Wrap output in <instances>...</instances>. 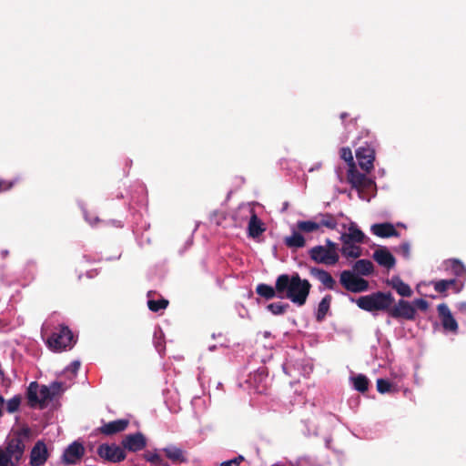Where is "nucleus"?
I'll return each mask as SVG.
<instances>
[{"instance_id":"9b49d317","label":"nucleus","mask_w":466,"mask_h":466,"mask_svg":"<svg viewBox=\"0 0 466 466\" xmlns=\"http://www.w3.org/2000/svg\"><path fill=\"white\" fill-rule=\"evenodd\" d=\"M356 157L361 169L367 173L373 169L375 150L371 147L366 145L364 147H358L356 149Z\"/></svg>"},{"instance_id":"de8ad7c7","label":"nucleus","mask_w":466,"mask_h":466,"mask_svg":"<svg viewBox=\"0 0 466 466\" xmlns=\"http://www.w3.org/2000/svg\"><path fill=\"white\" fill-rule=\"evenodd\" d=\"M72 368H73V371H76L78 370L80 364L78 361H74L72 364H71Z\"/></svg>"},{"instance_id":"c03bdc74","label":"nucleus","mask_w":466,"mask_h":466,"mask_svg":"<svg viewBox=\"0 0 466 466\" xmlns=\"http://www.w3.org/2000/svg\"><path fill=\"white\" fill-rule=\"evenodd\" d=\"M6 461L7 460H5L4 452L2 451V447H0V466H9Z\"/></svg>"},{"instance_id":"5701e85b","label":"nucleus","mask_w":466,"mask_h":466,"mask_svg":"<svg viewBox=\"0 0 466 466\" xmlns=\"http://www.w3.org/2000/svg\"><path fill=\"white\" fill-rule=\"evenodd\" d=\"M332 301V296L329 294L325 295L318 305L316 312V320L321 322L326 318Z\"/></svg>"},{"instance_id":"f8f14e48","label":"nucleus","mask_w":466,"mask_h":466,"mask_svg":"<svg viewBox=\"0 0 466 466\" xmlns=\"http://www.w3.org/2000/svg\"><path fill=\"white\" fill-rule=\"evenodd\" d=\"M437 310L443 329L452 333H457L459 325L453 318L449 307L445 303H441L438 305Z\"/></svg>"},{"instance_id":"f03ea898","label":"nucleus","mask_w":466,"mask_h":466,"mask_svg":"<svg viewBox=\"0 0 466 466\" xmlns=\"http://www.w3.org/2000/svg\"><path fill=\"white\" fill-rule=\"evenodd\" d=\"M356 303L360 309L369 312L387 311L389 307L394 303V298L390 292L377 291L360 297L356 299Z\"/></svg>"},{"instance_id":"79ce46f5","label":"nucleus","mask_w":466,"mask_h":466,"mask_svg":"<svg viewBox=\"0 0 466 466\" xmlns=\"http://www.w3.org/2000/svg\"><path fill=\"white\" fill-rule=\"evenodd\" d=\"M411 304L414 306L415 309H419L421 311H426L429 308L428 301L423 299H414Z\"/></svg>"},{"instance_id":"0eeeda50","label":"nucleus","mask_w":466,"mask_h":466,"mask_svg":"<svg viewBox=\"0 0 466 466\" xmlns=\"http://www.w3.org/2000/svg\"><path fill=\"white\" fill-rule=\"evenodd\" d=\"M339 283L347 290L352 293H360L369 289V282L350 270H343L339 275Z\"/></svg>"},{"instance_id":"f704fd0d","label":"nucleus","mask_w":466,"mask_h":466,"mask_svg":"<svg viewBox=\"0 0 466 466\" xmlns=\"http://www.w3.org/2000/svg\"><path fill=\"white\" fill-rule=\"evenodd\" d=\"M267 309L274 315H282L289 309V305L288 303L273 302L268 304Z\"/></svg>"},{"instance_id":"4c0bfd02","label":"nucleus","mask_w":466,"mask_h":466,"mask_svg":"<svg viewBox=\"0 0 466 466\" xmlns=\"http://www.w3.org/2000/svg\"><path fill=\"white\" fill-rule=\"evenodd\" d=\"M21 397L19 395L14 396L6 402V410L8 413H14L18 410L21 404Z\"/></svg>"},{"instance_id":"423d86ee","label":"nucleus","mask_w":466,"mask_h":466,"mask_svg":"<svg viewBox=\"0 0 466 466\" xmlns=\"http://www.w3.org/2000/svg\"><path fill=\"white\" fill-rule=\"evenodd\" d=\"M348 182L351 187L357 189L360 198L363 200H370L368 192L376 187L375 182L369 178L365 174L360 173L356 166L350 167L347 172Z\"/></svg>"},{"instance_id":"ddd939ff","label":"nucleus","mask_w":466,"mask_h":466,"mask_svg":"<svg viewBox=\"0 0 466 466\" xmlns=\"http://www.w3.org/2000/svg\"><path fill=\"white\" fill-rule=\"evenodd\" d=\"M121 444L124 449L136 452L143 450L147 446V440L143 433L137 432L135 434L126 435Z\"/></svg>"},{"instance_id":"c756f323","label":"nucleus","mask_w":466,"mask_h":466,"mask_svg":"<svg viewBox=\"0 0 466 466\" xmlns=\"http://www.w3.org/2000/svg\"><path fill=\"white\" fill-rule=\"evenodd\" d=\"M39 386L37 382L34 381L29 384L27 389V400L30 407H35L40 403L39 396H38Z\"/></svg>"},{"instance_id":"37998d69","label":"nucleus","mask_w":466,"mask_h":466,"mask_svg":"<svg viewBox=\"0 0 466 466\" xmlns=\"http://www.w3.org/2000/svg\"><path fill=\"white\" fill-rule=\"evenodd\" d=\"M15 183V181L0 179V192L11 189Z\"/></svg>"},{"instance_id":"09e8293b","label":"nucleus","mask_w":466,"mask_h":466,"mask_svg":"<svg viewBox=\"0 0 466 466\" xmlns=\"http://www.w3.org/2000/svg\"><path fill=\"white\" fill-rule=\"evenodd\" d=\"M349 116V114L344 112L340 114V119L344 122L345 119Z\"/></svg>"},{"instance_id":"a19ab883","label":"nucleus","mask_w":466,"mask_h":466,"mask_svg":"<svg viewBox=\"0 0 466 466\" xmlns=\"http://www.w3.org/2000/svg\"><path fill=\"white\" fill-rule=\"evenodd\" d=\"M245 461L243 455H238L231 460L225 461L220 463V466H239Z\"/></svg>"},{"instance_id":"6e6552de","label":"nucleus","mask_w":466,"mask_h":466,"mask_svg":"<svg viewBox=\"0 0 466 466\" xmlns=\"http://www.w3.org/2000/svg\"><path fill=\"white\" fill-rule=\"evenodd\" d=\"M387 313L390 317L396 319L414 320L417 312L410 301L401 299L394 305H390L387 309Z\"/></svg>"},{"instance_id":"9d476101","label":"nucleus","mask_w":466,"mask_h":466,"mask_svg":"<svg viewBox=\"0 0 466 466\" xmlns=\"http://www.w3.org/2000/svg\"><path fill=\"white\" fill-rule=\"evenodd\" d=\"M85 454V448L82 443L74 441L65 450L62 456V462L65 465H76L80 462Z\"/></svg>"},{"instance_id":"20e7f679","label":"nucleus","mask_w":466,"mask_h":466,"mask_svg":"<svg viewBox=\"0 0 466 466\" xmlns=\"http://www.w3.org/2000/svg\"><path fill=\"white\" fill-rule=\"evenodd\" d=\"M25 444L20 433H16L5 441L2 451L9 466H19L24 459Z\"/></svg>"},{"instance_id":"39448f33","label":"nucleus","mask_w":466,"mask_h":466,"mask_svg":"<svg viewBox=\"0 0 466 466\" xmlns=\"http://www.w3.org/2000/svg\"><path fill=\"white\" fill-rule=\"evenodd\" d=\"M75 342L71 329L66 325H59L46 339L47 347L55 352L71 350Z\"/></svg>"},{"instance_id":"4be33fe9","label":"nucleus","mask_w":466,"mask_h":466,"mask_svg":"<svg viewBox=\"0 0 466 466\" xmlns=\"http://www.w3.org/2000/svg\"><path fill=\"white\" fill-rule=\"evenodd\" d=\"M388 283L401 297H405V298L411 297L412 290H411L410 287L407 283L403 282V280L400 277H393Z\"/></svg>"},{"instance_id":"6ab92c4d","label":"nucleus","mask_w":466,"mask_h":466,"mask_svg":"<svg viewBox=\"0 0 466 466\" xmlns=\"http://www.w3.org/2000/svg\"><path fill=\"white\" fill-rule=\"evenodd\" d=\"M250 218L248 225V233L250 238H258L266 230L263 222L253 209H250Z\"/></svg>"},{"instance_id":"aec40b11","label":"nucleus","mask_w":466,"mask_h":466,"mask_svg":"<svg viewBox=\"0 0 466 466\" xmlns=\"http://www.w3.org/2000/svg\"><path fill=\"white\" fill-rule=\"evenodd\" d=\"M371 232L380 238L398 237L399 232L390 223H380L371 226Z\"/></svg>"},{"instance_id":"cd10ccee","label":"nucleus","mask_w":466,"mask_h":466,"mask_svg":"<svg viewBox=\"0 0 466 466\" xmlns=\"http://www.w3.org/2000/svg\"><path fill=\"white\" fill-rule=\"evenodd\" d=\"M317 218H319V221H317V222L319 224V228L321 227H325L329 229L333 230V229H336V228L338 226V221H337L336 218L334 217V215H332L330 213L319 214Z\"/></svg>"},{"instance_id":"72a5a7b5","label":"nucleus","mask_w":466,"mask_h":466,"mask_svg":"<svg viewBox=\"0 0 466 466\" xmlns=\"http://www.w3.org/2000/svg\"><path fill=\"white\" fill-rule=\"evenodd\" d=\"M168 304L169 302L166 299H160L157 300L149 299L147 301V307L153 312H158L161 309H167Z\"/></svg>"},{"instance_id":"2eb2a0df","label":"nucleus","mask_w":466,"mask_h":466,"mask_svg":"<svg viewBox=\"0 0 466 466\" xmlns=\"http://www.w3.org/2000/svg\"><path fill=\"white\" fill-rule=\"evenodd\" d=\"M165 456L174 464L187 462V451L176 445H168L162 449Z\"/></svg>"},{"instance_id":"412c9836","label":"nucleus","mask_w":466,"mask_h":466,"mask_svg":"<svg viewBox=\"0 0 466 466\" xmlns=\"http://www.w3.org/2000/svg\"><path fill=\"white\" fill-rule=\"evenodd\" d=\"M364 238V233L354 223L350 225L349 233H344L340 236L343 244H348V242L362 243Z\"/></svg>"},{"instance_id":"7ed1b4c3","label":"nucleus","mask_w":466,"mask_h":466,"mask_svg":"<svg viewBox=\"0 0 466 466\" xmlns=\"http://www.w3.org/2000/svg\"><path fill=\"white\" fill-rule=\"evenodd\" d=\"M325 246L318 245L309 250V256L311 260L318 264L326 266H334L339 262L338 244L327 238Z\"/></svg>"},{"instance_id":"f257e3e1","label":"nucleus","mask_w":466,"mask_h":466,"mask_svg":"<svg viewBox=\"0 0 466 466\" xmlns=\"http://www.w3.org/2000/svg\"><path fill=\"white\" fill-rule=\"evenodd\" d=\"M311 287L310 282L306 279H301L298 272L291 275L281 274L277 278L279 299H289L298 307L306 304Z\"/></svg>"},{"instance_id":"dca6fc26","label":"nucleus","mask_w":466,"mask_h":466,"mask_svg":"<svg viewBox=\"0 0 466 466\" xmlns=\"http://www.w3.org/2000/svg\"><path fill=\"white\" fill-rule=\"evenodd\" d=\"M47 460V449L43 441H37L33 447L30 454V464L41 466Z\"/></svg>"},{"instance_id":"a878e982","label":"nucleus","mask_w":466,"mask_h":466,"mask_svg":"<svg viewBox=\"0 0 466 466\" xmlns=\"http://www.w3.org/2000/svg\"><path fill=\"white\" fill-rule=\"evenodd\" d=\"M353 269L358 275L370 276L374 270V266L369 259H359L353 265Z\"/></svg>"},{"instance_id":"a18cd8bd","label":"nucleus","mask_w":466,"mask_h":466,"mask_svg":"<svg viewBox=\"0 0 466 466\" xmlns=\"http://www.w3.org/2000/svg\"><path fill=\"white\" fill-rule=\"evenodd\" d=\"M356 122H357V118H351L349 123H345V128L348 129L349 131H351L350 129V126H355L356 125Z\"/></svg>"},{"instance_id":"ea45409f","label":"nucleus","mask_w":466,"mask_h":466,"mask_svg":"<svg viewBox=\"0 0 466 466\" xmlns=\"http://www.w3.org/2000/svg\"><path fill=\"white\" fill-rule=\"evenodd\" d=\"M146 459L150 463L156 466H167V464L164 461L161 456L157 453H147L146 454Z\"/></svg>"},{"instance_id":"c85d7f7f","label":"nucleus","mask_w":466,"mask_h":466,"mask_svg":"<svg viewBox=\"0 0 466 466\" xmlns=\"http://www.w3.org/2000/svg\"><path fill=\"white\" fill-rule=\"evenodd\" d=\"M340 252L347 258H358L361 256L360 247L356 246L353 242H348V244H343Z\"/></svg>"},{"instance_id":"f3484780","label":"nucleus","mask_w":466,"mask_h":466,"mask_svg":"<svg viewBox=\"0 0 466 466\" xmlns=\"http://www.w3.org/2000/svg\"><path fill=\"white\" fill-rule=\"evenodd\" d=\"M129 424V420L126 419L113 420L107 423H105L101 426L98 431L100 433L111 436L116 434L118 432L124 431Z\"/></svg>"},{"instance_id":"473e14b6","label":"nucleus","mask_w":466,"mask_h":466,"mask_svg":"<svg viewBox=\"0 0 466 466\" xmlns=\"http://www.w3.org/2000/svg\"><path fill=\"white\" fill-rule=\"evenodd\" d=\"M457 284V281L455 279H441L436 282H434V289L438 293H444L447 291V289L451 287H455Z\"/></svg>"},{"instance_id":"c9c22d12","label":"nucleus","mask_w":466,"mask_h":466,"mask_svg":"<svg viewBox=\"0 0 466 466\" xmlns=\"http://www.w3.org/2000/svg\"><path fill=\"white\" fill-rule=\"evenodd\" d=\"M393 389L392 383H390L388 380L385 379H378L377 380V390L381 393H389L391 392Z\"/></svg>"},{"instance_id":"e433bc0d","label":"nucleus","mask_w":466,"mask_h":466,"mask_svg":"<svg viewBox=\"0 0 466 466\" xmlns=\"http://www.w3.org/2000/svg\"><path fill=\"white\" fill-rule=\"evenodd\" d=\"M451 263V268L452 272L458 276L461 277L466 274V268L464 265L458 259H451L450 260Z\"/></svg>"},{"instance_id":"49530a36","label":"nucleus","mask_w":466,"mask_h":466,"mask_svg":"<svg viewBox=\"0 0 466 466\" xmlns=\"http://www.w3.org/2000/svg\"><path fill=\"white\" fill-rule=\"evenodd\" d=\"M400 248L405 255H409L410 252V245L408 243H403L400 245Z\"/></svg>"},{"instance_id":"7c9ffc66","label":"nucleus","mask_w":466,"mask_h":466,"mask_svg":"<svg viewBox=\"0 0 466 466\" xmlns=\"http://www.w3.org/2000/svg\"><path fill=\"white\" fill-rule=\"evenodd\" d=\"M353 387L356 390L364 393L369 389L370 380L369 379L363 375V374H358L357 376L353 377L352 379Z\"/></svg>"},{"instance_id":"b1692460","label":"nucleus","mask_w":466,"mask_h":466,"mask_svg":"<svg viewBox=\"0 0 466 466\" xmlns=\"http://www.w3.org/2000/svg\"><path fill=\"white\" fill-rule=\"evenodd\" d=\"M256 292L260 297L266 299H272L275 297L279 298V292L277 289V280L275 281V287H271L268 284H258L256 288Z\"/></svg>"},{"instance_id":"393cba45","label":"nucleus","mask_w":466,"mask_h":466,"mask_svg":"<svg viewBox=\"0 0 466 466\" xmlns=\"http://www.w3.org/2000/svg\"><path fill=\"white\" fill-rule=\"evenodd\" d=\"M51 388L53 389V391L47 387L43 385L39 390H38V396L40 400L39 405L44 406L47 400H50L53 399L56 390H58L60 388V383L54 382L51 385Z\"/></svg>"},{"instance_id":"a211bd4d","label":"nucleus","mask_w":466,"mask_h":466,"mask_svg":"<svg viewBox=\"0 0 466 466\" xmlns=\"http://www.w3.org/2000/svg\"><path fill=\"white\" fill-rule=\"evenodd\" d=\"M374 260L386 268H392L396 264L394 256L387 249V248H380L373 253Z\"/></svg>"},{"instance_id":"4468645a","label":"nucleus","mask_w":466,"mask_h":466,"mask_svg":"<svg viewBox=\"0 0 466 466\" xmlns=\"http://www.w3.org/2000/svg\"><path fill=\"white\" fill-rule=\"evenodd\" d=\"M309 273L311 277L317 279L328 289H334L336 287V280L331 274L320 268L309 267Z\"/></svg>"},{"instance_id":"2f4dec72","label":"nucleus","mask_w":466,"mask_h":466,"mask_svg":"<svg viewBox=\"0 0 466 466\" xmlns=\"http://www.w3.org/2000/svg\"><path fill=\"white\" fill-rule=\"evenodd\" d=\"M297 228L299 231L304 233H310L319 229L317 221L302 220L297 223Z\"/></svg>"},{"instance_id":"58836bf2","label":"nucleus","mask_w":466,"mask_h":466,"mask_svg":"<svg viewBox=\"0 0 466 466\" xmlns=\"http://www.w3.org/2000/svg\"><path fill=\"white\" fill-rule=\"evenodd\" d=\"M340 157L348 163L349 168H350L351 165L356 166L350 147H342L340 149Z\"/></svg>"},{"instance_id":"bb28decb","label":"nucleus","mask_w":466,"mask_h":466,"mask_svg":"<svg viewBox=\"0 0 466 466\" xmlns=\"http://www.w3.org/2000/svg\"><path fill=\"white\" fill-rule=\"evenodd\" d=\"M284 243L288 248H303L306 244L304 237L298 231H293L291 236L286 237Z\"/></svg>"},{"instance_id":"1a4fd4ad","label":"nucleus","mask_w":466,"mask_h":466,"mask_svg":"<svg viewBox=\"0 0 466 466\" xmlns=\"http://www.w3.org/2000/svg\"><path fill=\"white\" fill-rule=\"evenodd\" d=\"M98 455L111 462H120L127 457L126 451L120 446L101 444L97 449Z\"/></svg>"}]
</instances>
